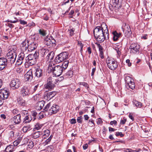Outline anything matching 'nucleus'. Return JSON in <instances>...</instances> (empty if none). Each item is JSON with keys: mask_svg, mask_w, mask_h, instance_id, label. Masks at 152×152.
Segmentation results:
<instances>
[{"mask_svg": "<svg viewBox=\"0 0 152 152\" xmlns=\"http://www.w3.org/2000/svg\"><path fill=\"white\" fill-rule=\"evenodd\" d=\"M83 119V117L82 116H80L77 118V122L78 123H82V120Z\"/></svg>", "mask_w": 152, "mask_h": 152, "instance_id": "52", "label": "nucleus"}, {"mask_svg": "<svg viewBox=\"0 0 152 152\" xmlns=\"http://www.w3.org/2000/svg\"><path fill=\"white\" fill-rule=\"evenodd\" d=\"M18 103L20 105L24 106L26 104V102L22 98L19 97L17 99Z\"/></svg>", "mask_w": 152, "mask_h": 152, "instance_id": "26", "label": "nucleus"}, {"mask_svg": "<svg viewBox=\"0 0 152 152\" xmlns=\"http://www.w3.org/2000/svg\"><path fill=\"white\" fill-rule=\"evenodd\" d=\"M45 113L44 112H41L38 115V118L39 119H40L44 117Z\"/></svg>", "mask_w": 152, "mask_h": 152, "instance_id": "43", "label": "nucleus"}, {"mask_svg": "<svg viewBox=\"0 0 152 152\" xmlns=\"http://www.w3.org/2000/svg\"><path fill=\"white\" fill-rule=\"evenodd\" d=\"M122 0H112L113 5L115 7L117 5L120 4Z\"/></svg>", "mask_w": 152, "mask_h": 152, "instance_id": "33", "label": "nucleus"}, {"mask_svg": "<svg viewBox=\"0 0 152 152\" xmlns=\"http://www.w3.org/2000/svg\"><path fill=\"white\" fill-rule=\"evenodd\" d=\"M126 119L125 117H124L123 119L121 120L120 123L122 124H124L126 122Z\"/></svg>", "mask_w": 152, "mask_h": 152, "instance_id": "54", "label": "nucleus"}, {"mask_svg": "<svg viewBox=\"0 0 152 152\" xmlns=\"http://www.w3.org/2000/svg\"><path fill=\"white\" fill-rule=\"evenodd\" d=\"M20 92L21 94L23 97L29 95L30 94L29 88L26 86L22 87Z\"/></svg>", "mask_w": 152, "mask_h": 152, "instance_id": "10", "label": "nucleus"}, {"mask_svg": "<svg viewBox=\"0 0 152 152\" xmlns=\"http://www.w3.org/2000/svg\"><path fill=\"white\" fill-rule=\"evenodd\" d=\"M32 120L31 117H29L28 115H27L25 116L23 122L26 123H29Z\"/></svg>", "mask_w": 152, "mask_h": 152, "instance_id": "34", "label": "nucleus"}, {"mask_svg": "<svg viewBox=\"0 0 152 152\" xmlns=\"http://www.w3.org/2000/svg\"><path fill=\"white\" fill-rule=\"evenodd\" d=\"M94 37H97L99 35L104 34V32H103V28L100 26L96 27L94 30Z\"/></svg>", "mask_w": 152, "mask_h": 152, "instance_id": "11", "label": "nucleus"}, {"mask_svg": "<svg viewBox=\"0 0 152 152\" xmlns=\"http://www.w3.org/2000/svg\"><path fill=\"white\" fill-rule=\"evenodd\" d=\"M115 134L116 136H120L121 137H122L124 136V134L121 132H117L115 133Z\"/></svg>", "mask_w": 152, "mask_h": 152, "instance_id": "53", "label": "nucleus"}, {"mask_svg": "<svg viewBox=\"0 0 152 152\" xmlns=\"http://www.w3.org/2000/svg\"><path fill=\"white\" fill-rule=\"evenodd\" d=\"M73 75V72L72 70L69 71L66 74V75L67 77L70 78Z\"/></svg>", "mask_w": 152, "mask_h": 152, "instance_id": "37", "label": "nucleus"}, {"mask_svg": "<svg viewBox=\"0 0 152 152\" xmlns=\"http://www.w3.org/2000/svg\"><path fill=\"white\" fill-rule=\"evenodd\" d=\"M106 63L108 67L111 70H115L118 67L116 61L113 59L107 58Z\"/></svg>", "mask_w": 152, "mask_h": 152, "instance_id": "4", "label": "nucleus"}, {"mask_svg": "<svg viewBox=\"0 0 152 152\" xmlns=\"http://www.w3.org/2000/svg\"><path fill=\"white\" fill-rule=\"evenodd\" d=\"M24 52H22L18 55V59L17 61V63L18 65H20L23 63L25 61L24 60L25 58Z\"/></svg>", "mask_w": 152, "mask_h": 152, "instance_id": "14", "label": "nucleus"}, {"mask_svg": "<svg viewBox=\"0 0 152 152\" xmlns=\"http://www.w3.org/2000/svg\"><path fill=\"white\" fill-rule=\"evenodd\" d=\"M117 122L115 120H114L113 121H111L110 122V124L111 125H113V124H114L115 126L117 125Z\"/></svg>", "mask_w": 152, "mask_h": 152, "instance_id": "59", "label": "nucleus"}, {"mask_svg": "<svg viewBox=\"0 0 152 152\" xmlns=\"http://www.w3.org/2000/svg\"><path fill=\"white\" fill-rule=\"evenodd\" d=\"M79 84L80 85L83 86L86 89L88 88L89 87L88 85L85 82H80L79 83Z\"/></svg>", "mask_w": 152, "mask_h": 152, "instance_id": "38", "label": "nucleus"}, {"mask_svg": "<svg viewBox=\"0 0 152 152\" xmlns=\"http://www.w3.org/2000/svg\"><path fill=\"white\" fill-rule=\"evenodd\" d=\"M68 53L66 52H64L57 55L55 59V62L57 63H59L64 60H66L69 58Z\"/></svg>", "mask_w": 152, "mask_h": 152, "instance_id": "3", "label": "nucleus"}, {"mask_svg": "<svg viewBox=\"0 0 152 152\" xmlns=\"http://www.w3.org/2000/svg\"><path fill=\"white\" fill-rule=\"evenodd\" d=\"M15 146L13 145H9L5 149V152H12L15 150Z\"/></svg>", "mask_w": 152, "mask_h": 152, "instance_id": "25", "label": "nucleus"}, {"mask_svg": "<svg viewBox=\"0 0 152 152\" xmlns=\"http://www.w3.org/2000/svg\"><path fill=\"white\" fill-rule=\"evenodd\" d=\"M45 102L43 101H41L37 102L36 107V108L37 110H41L44 106Z\"/></svg>", "mask_w": 152, "mask_h": 152, "instance_id": "23", "label": "nucleus"}, {"mask_svg": "<svg viewBox=\"0 0 152 152\" xmlns=\"http://www.w3.org/2000/svg\"><path fill=\"white\" fill-rule=\"evenodd\" d=\"M126 62L128 64V65L129 66H130L132 65V63L130 62V60L128 59L126 60Z\"/></svg>", "mask_w": 152, "mask_h": 152, "instance_id": "62", "label": "nucleus"}, {"mask_svg": "<svg viewBox=\"0 0 152 152\" xmlns=\"http://www.w3.org/2000/svg\"><path fill=\"white\" fill-rule=\"evenodd\" d=\"M129 87L132 89H133L135 87V85L134 82L132 81H131L130 83H129L127 84Z\"/></svg>", "mask_w": 152, "mask_h": 152, "instance_id": "36", "label": "nucleus"}, {"mask_svg": "<svg viewBox=\"0 0 152 152\" xmlns=\"http://www.w3.org/2000/svg\"><path fill=\"white\" fill-rule=\"evenodd\" d=\"M112 34L113 35V40L114 41H117L121 35V33H118L116 31L113 32Z\"/></svg>", "mask_w": 152, "mask_h": 152, "instance_id": "22", "label": "nucleus"}, {"mask_svg": "<svg viewBox=\"0 0 152 152\" xmlns=\"http://www.w3.org/2000/svg\"><path fill=\"white\" fill-rule=\"evenodd\" d=\"M39 33L42 36H45L46 35L45 32L43 29H40L39 30Z\"/></svg>", "mask_w": 152, "mask_h": 152, "instance_id": "47", "label": "nucleus"}, {"mask_svg": "<svg viewBox=\"0 0 152 152\" xmlns=\"http://www.w3.org/2000/svg\"><path fill=\"white\" fill-rule=\"evenodd\" d=\"M70 123L72 124H74L76 123V119L75 118H72L70 120Z\"/></svg>", "mask_w": 152, "mask_h": 152, "instance_id": "57", "label": "nucleus"}, {"mask_svg": "<svg viewBox=\"0 0 152 152\" xmlns=\"http://www.w3.org/2000/svg\"><path fill=\"white\" fill-rule=\"evenodd\" d=\"M69 62L68 61H65L63 63L62 65V68H63V70H65L66 69L68 66Z\"/></svg>", "mask_w": 152, "mask_h": 152, "instance_id": "30", "label": "nucleus"}, {"mask_svg": "<svg viewBox=\"0 0 152 152\" xmlns=\"http://www.w3.org/2000/svg\"><path fill=\"white\" fill-rule=\"evenodd\" d=\"M95 44L96 45H97L98 47L99 48V52L100 51H103V48H102V47L101 45L98 42H96L95 43Z\"/></svg>", "mask_w": 152, "mask_h": 152, "instance_id": "45", "label": "nucleus"}, {"mask_svg": "<svg viewBox=\"0 0 152 152\" xmlns=\"http://www.w3.org/2000/svg\"><path fill=\"white\" fill-rule=\"evenodd\" d=\"M133 104L135 105V106L139 108H140L142 106V103L140 102H138L136 100H134L133 101Z\"/></svg>", "mask_w": 152, "mask_h": 152, "instance_id": "28", "label": "nucleus"}, {"mask_svg": "<svg viewBox=\"0 0 152 152\" xmlns=\"http://www.w3.org/2000/svg\"><path fill=\"white\" fill-rule=\"evenodd\" d=\"M42 126V124H40L39 123H37L35 125L34 127V128L33 130H38L40 129Z\"/></svg>", "mask_w": 152, "mask_h": 152, "instance_id": "35", "label": "nucleus"}, {"mask_svg": "<svg viewBox=\"0 0 152 152\" xmlns=\"http://www.w3.org/2000/svg\"><path fill=\"white\" fill-rule=\"evenodd\" d=\"M17 56L16 50L12 48L10 50L7 54L6 56L10 62L11 64H12L15 61Z\"/></svg>", "mask_w": 152, "mask_h": 152, "instance_id": "2", "label": "nucleus"}, {"mask_svg": "<svg viewBox=\"0 0 152 152\" xmlns=\"http://www.w3.org/2000/svg\"><path fill=\"white\" fill-rule=\"evenodd\" d=\"M33 54L29 55L26 57L25 59L26 61L33 59H36V58H35Z\"/></svg>", "mask_w": 152, "mask_h": 152, "instance_id": "32", "label": "nucleus"}, {"mask_svg": "<svg viewBox=\"0 0 152 152\" xmlns=\"http://www.w3.org/2000/svg\"><path fill=\"white\" fill-rule=\"evenodd\" d=\"M140 47V45L137 43L132 44L130 47L131 53L135 54L139 51Z\"/></svg>", "mask_w": 152, "mask_h": 152, "instance_id": "7", "label": "nucleus"}, {"mask_svg": "<svg viewBox=\"0 0 152 152\" xmlns=\"http://www.w3.org/2000/svg\"><path fill=\"white\" fill-rule=\"evenodd\" d=\"M7 60L6 58L1 57V71L4 69L5 70L7 67Z\"/></svg>", "mask_w": 152, "mask_h": 152, "instance_id": "13", "label": "nucleus"}, {"mask_svg": "<svg viewBox=\"0 0 152 152\" xmlns=\"http://www.w3.org/2000/svg\"><path fill=\"white\" fill-rule=\"evenodd\" d=\"M21 116L20 114H17L14 116L12 119V120L15 124H18L21 121Z\"/></svg>", "mask_w": 152, "mask_h": 152, "instance_id": "20", "label": "nucleus"}, {"mask_svg": "<svg viewBox=\"0 0 152 152\" xmlns=\"http://www.w3.org/2000/svg\"><path fill=\"white\" fill-rule=\"evenodd\" d=\"M96 40L99 42H103L105 39H109V33L108 29L104 30V34L99 35L97 37H94Z\"/></svg>", "mask_w": 152, "mask_h": 152, "instance_id": "5", "label": "nucleus"}, {"mask_svg": "<svg viewBox=\"0 0 152 152\" xmlns=\"http://www.w3.org/2000/svg\"><path fill=\"white\" fill-rule=\"evenodd\" d=\"M126 151L124 150V151L126 152H133L134 151L132 150L131 149L127 148L126 149Z\"/></svg>", "mask_w": 152, "mask_h": 152, "instance_id": "64", "label": "nucleus"}, {"mask_svg": "<svg viewBox=\"0 0 152 152\" xmlns=\"http://www.w3.org/2000/svg\"><path fill=\"white\" fill-rule=\"evenodd\" d=\"M59 107L57 105L54 104L49 110H48V114L50 115L55 114L58 111Z\"/></svg>", "mask_w": 152, "mask_h": 152, "instance_id": "12", "label": "nucleus"}, {"mask_svg": "<svg viewBox=\"0 0 152 152\" xmlns=\"http://www.w3.org/2000/svg\"><path fill=\"white\" fill-rule=\"evenodd\" d=\"M50 106V103H49L47 104V105L45 107L44 110L45 111H47L48 110V109Z\"/></svg>", "mask_w": 152, "mask_h": 152, "instance_id": "50", "label": "nucleus"}, {"mask_svg": "<svg viewBox=\"0 0 152 152\" xmlns=\"http://www.w3.org/2000/svg\"><path fill=\"white\" fill-rule=\"evenodd\" d=\"M53 137V136L51 135L50 137L47 140H46L45 141V144H48V143H49L52 137Z\"/></svg>", "mask_w": 152, "mask_h": 152, "instance_id": "51", "label": "nucleus"}, {"mask_svg": "<svg viewBox=\"0 0 152 152\" xmlns=\"http://www.w3.org/2000/svg\"><path fill=\"white\" fill-rule=\"evenodd\" d=\"M49 52L48 49L43 48L41 50V53L42 56H44L45 55L47 56Z\"/></svg>", "mask_w": 152, "mask_h": 152, "instance_id": "29", "label": "nucleus"}, {"mask_svg": "<svg viewBox=\"0 0 152 152\" xmlns=\"http://www.w3.org/2000/svg\"><path fill=\"white\" fill-rule=\"evenodd\" d=\"M42 70L40 68H39L36 69L35 72V76L37 78H41L43 75Z\"/></svg>", "mask_w": 152, "mask_h": 152, "instance_id": "21", "label": "nucleus"}, {"mask_svg": "<svg viewBox=\"0 0 152 152\" xmlns=\"http://www.w3.org/2000/svg\"><path fill=\"white\" fill-rule=\"evenodd\" d=\"M42 133L38 131L34 132L32 134L33 137L34 139H37L42 134Z\"/></svg>", "mask_w": 152, "mask_h": 152, "instance_id": "27", "label": "nucleus"}, {"mask_svg": "<svg viewBox=\"0 0 152 152\" xmlns=\"http://www.w3.org/2000/svg\"><path fill=\"white\" fill-rule=\"evenodd\" d=\"M56 94V92L55 91L50 92L47 93L44 96L45 99L48 101L54 97Z\"/></svg>", "mask_w": 152, "mask_h": 152, "instance_id": "15", "label": "nucleus"}, {"mask_svg": "<svg viewBox=\"0 0 152 152\" xmlns=\"http://www.w3.org/2000/svg\"><path fill=\"white\" fill-rule=\"evenodd\" d=\"M9 96L8 91L6 88H4L1 89V98L3 99H5L7 98Z\"/></svg>", "mask_w": 152, "mask_h": 152, "instance_id": "17", "label": "nucleus"}, {"mask_svg": "<svg viewBox=\"0 0 152 152\" xmlns=\"http://www.w3.org/2000/svg\"><path fill=\"white\" fill-rule=\"evenodd\" d=\"M53 79L51 77H49L47 80V84L45 85V88L51 90L54 88L55 85L53 83Z\"/></svg>", "mask_w": 152, "mask_h": 152, "instance_id": "8", "label": "nucleus"}, {"mask_svg": "<svg viewBox=\"0 0 152 152\" xmlns=\"http://www.w3.org/2000/svg\"><path fill=\"white\" fill-rule=\"evenodd\" d=\"M30 127L29 126H25L23 128V130L24 132H26L30 130Z\"/></svg>", "mask_w": 152, "mask_h": 152, "instance_id": "41", "label": "nucleus"}, {"mask_svg": "<svg viewBox=\"0 0 152 152\" xmlns=\"http://www.w3.org/2000/svg\"><path fill=\"white\" fill-rule=\"evenodd\" d=\"M34 146V143L32 141H30L27 143V148H32Z\"/></svg>", "mask_w": 152, "mask_h": 152, "instance_id": "39", "label": "nucleus"}, {"mask_svg": "<svg viewBox=\"0 0 152 152\" xmlns=\"http://www.w3.org/2000/svg\"><path fill=\"white\" fill-rule=\"evenodd\" d=\"M35 59L31 60L29 61H26L25 62H27L28 64H29L31 66L34 65L35 63Z\"/></svg>", "mask_w": 152, "mask_h": 152, "instance_id": "42", "label": "nucleus"}, {"mask_svg": "<svg viewBox=\"0 0 152 152\" xmlns=\"http://www.w3.org/2000/svg\"><path fill=\"white\" fill-rule=\"evenodd\" d=\"M37 44L35 42H33L28 44L27 53L28 51H31L36 48Z\"/></svg>", "mask_w": 152, "mask_h": 152, "instance_id": "18", "label": "nucleus"}, {"mask_svg": "<svg viewBox=\"0 0 152 152\" xmlns=\"http://www.w3.org/2000/svg\"><path fill=\"white\" fill-rule=\"evenodd\" d=\"M75 30V29L73 28H70L69 29V34L71 36H72L74 34Z\"/></svg>", "mask_w": 152, "mask_h": 152, "instance_id": "48", "label": "nucleus"}, {"mask_svg": "<svg viewBox=\"0 0 152 152\" xmlns=\"http://www.w3.org/2000/svg\"><path fill=\"white\" fill-rule=\"evenodd\" d=\"M129 118L131 119L132 121H134V117L130 113L129 115Z\"/></svg>", "mask_w": 152, "mask_h": 152, "instance_id": "61", "label": "nucleus"}, {"mask_svg": "<svg viewBox=\"0 0 152 152\" xmlns=\"http://www.w3.org/2000/svg\"><path fill=\"white\" fill-rule=\"evenodd\" d=\"M125 24V25L122 27V29H123L124 32L127 35H130L132 34L130 27L128 25Z\"/></svg>", "mask_w": 152, "mask_h": 152, "instance_id": "16", "label": "nucleus"}, {"mask_svg": "<svg viewBox=\"0 0 152 152\" xmlns=\"http://www.w3.org/2000/svg\"><path fill=\"white\" fill-rule=\"evenodd\" d=\"M125 81L127 84L129 83L132 81L131 80V78L129 76H126L125 78Z\"/></svg>", "mask_w": 152, "mask_h": 152, "instance_id": "40", "label": "nucleus"}, {"mask_svg": "<svg viewBox=\"0 0 152 152\" xmlns=\"http://www.w3.org/2000/svg\"><path fill=\"white\" fill-rule=\"evenodd\" d=\"M102 122H103L102 121L101 119L100 118H98V119L97 120V123L98 124H99L102 123Z\"/></svg>", "mask_w": 152, "mask_h": 152, "instance_id": "63", "label": "nucleus"}, {"mask_svg": "<svg viewBox=\"0 0 152 152\" xmlns=\"http://www.w3.org/2000/svg\"><path fill=\"white\" fill-rule=\"evenodd\" d=\"M54 56V53L53 51L49 52L48 54L46 56V58L48 60L50 61L52 60Z\"/></svg>", "mask_w": 152, "mask_h": 152, "instance_id": "24", "label": "nucleus"}, {"mask_svg": "<svg viewBox=\"0 0 152 152\" xmlns=\"http://www.w3.org/2000/svg\"><path fill=\"white\" fill-rule=\"evenodd\" d=\"M25 78L27 81H31L33 78V74L31 70L29 71L25 75Z\"/></svg>", "mask_w": 152, "mask_h": 152, "instance_id": "19", "label": "nucleus"}, {"mask_svg": "<svg viewBox=\"0 0 152 152\" xmlns=\"http://www.w3.org/2000/svg\"><path fill=\"white\" fill-rule=\"evenodd\" d=\"M22 69L21 68L18 67L16 68V72L19 73H20L22 71Z\"/></svg>", "mask_w": 152, "mask_h": 152, "instance_id": "55", "label": "nucleus"}, {"mask_svg": "<svg viewBox=\"0 0 152 152\" xmlns=\"http://www.w3.org/2000/svg\"><path fill=\"white\" fill-rule=\"evenodd\" d=\"M19 21L20 22V23L22 25H24L26 24H27V22L24 20H20Z\"/></svg>", "mask_w": 152, "mask_h": 152, "instance_id": "56", "label": "nucleus"}, {"mask_svg": "<svg viewBox=\"0 0 152 152\" xmlns=\"http://www.w3.org/2000/svg\"><path fill=\"white\" fill-rule=\"evenodd\" d=\"M29 41L28 40H24L21 44V49L22 52H25L26 53H27V50Z\"/></svg>", "mask_w": 152, "mask_h": 152, "instance_id": "9", "label": "nucleus"}, {"mask_svg": "<svg viewBox=\"0 0 152 152\" xmlns=\"http://www.w3.org/2000/svg\"><path fill=\"white\" fill-rule=\"evenodd\" d=\"M48 69L53 72V75L55 76H60L63 71L62 66L58 65L55 66L54 64L51 62L49 63Z\"/></svg>", "mask_w": 152, "mask_h": 152, "instance_id": "1", "label": "nucleus"}, {"mask_svg": "<svg viewBox=\"0 0 152 152\" xmlns=\"http://www.w3.org/2000/svg\"><path fill=\"white\" fill-rule=\"evenodd\" d=\"M50 133V132L49 130L48 129H46L44 131V133H43V135L44 136H46L47 137H48Z\"/></svg>", "mask_w": 152, "mask_h": 152, "instance_id": "44", "label": "nucleus"}, {"mask_svg": "<svg viewBox=\"0 0 152 152\" xmlns=\"http://www.w3.org/2000/svg\"><path fill=\"white\" fill-rule=\"evenodd\" d=\"M39 86V85L37 84L35 86L34 88H33V90L32 91V92H34L36 91L37 90L38 87Z\"/></svg>", "mask_w": 152, "mask_h": 152, "instance_id": "58", "label": "nucleus"}, {"mask_svg": "<svg viewBox=\"0 0 152 152\" xmlns=\"http://www.w3.org/2000/svg\"><path fill=\"white\" fill-rule=\"evenodd\" d=\"M31 115L32 116H33L34 118L33 121H34L36 119V117L37 115V113L34 111L31 112Z\"/></svg>", "mask_w": 152, "mask_h": 152, "instance_id": "49", "label": "nucleus"}, {"mask_svg": "<svg viewBox=\"0 0 152 152\" xmlns=\"http://www.w3.org/2000/svg\"><path fill=\"white\" fill-rule=\"evenodd\" d=\"M19 113V111L17 109H14L12 110V113L14 114H17Z\"/></svg>", "mask_w": 152, "mask_h": 152, "instance_id": "60", "label": "nucleus"}, {"mask_svg": "<svg viewBox=\"0 0 152 152\" xmlns=\"http://www.w3.org/2000/svg\"><path fill=\"white\" fill-rule=\"evenodd\" d=\"M45 43L47 45H51V38H49L48 37L46 38L45 40Z\"/></svg>", "mask_w": 152, "mask_h": 152, "instance_id": "31", "label": "nucleus"}, {"mask_svg": "<svg viewBox=\"0 0 152 152\" xmlns=\"http://www.w3.org/2000/svg\"><path fill=\"white\" fill-rule=\"evenodd\" d=\"M21 82L20 79L15 78L12 79L10 83V87L13 89L18 88L20 86Z\"/></svg>", "mask_w": 152, "mask_h": 152, "instance_id": "6", "label": "nucleus"}, {"mask_svg": "<svg viewBox=\"0 0 152 152\" xmlns=\"http://www.w3.org/2000/svg\"><path fill=\"white\" fill-rule=\"evenodd\" d=\"M28 112L27 110H23L21 112V115L22 116H24V115L26 116L28 115Z\"/></svg>", "mask_w": 152, "mask_h": 152, "instance_id": "46", "label": "nucleus"}]
</instances>
